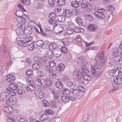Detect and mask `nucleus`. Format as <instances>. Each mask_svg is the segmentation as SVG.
Wrapping results in <instances>:
<instances>
[{
  "mask_svg": "<svg viewBox=\"0 0 122 122\" xmlns=\"http://www.w3.org/2000/svg\"><path fill=\"white\" fill-rule=\"evenodd\" d=\"M104 60H100L97 61L95 65V67L93 66H91L90 69L91 71L92 74L94 76H96L97 77H98L100 75L101 72V71L98 72L96 71L95 68H96L97 71L99 69L104 65Z\"/></svg>",
  "mask_w": 122,
  "mask_h": 122,
  "instance_id": "nucleus-1",
  "label": "nucleus"
},
{
  "mask_svg": "<svg viewBox=\"0 0 122 122\" xmlns=\"http://www.w3.org/2000/svg\"><path fill=\"white\" fill-rule=\"evenodd\" d=\"M106 10L103 8H99L95 11L94 14L95 17L99 19H104L107 18L105 13Z\"/></svg>",
  "mask_w": 122,
  "mask_h": 122,
  "instance_id": "nucleus-2",
  "label": "nucleus"
},
{
  "mask_svg": "<svg viewBox=\"0 0 122 122\" xmlns=\"http://www.w3.org/2000/svg\"><path fill=\"white\" fill-rule=\"evenodd\" d=\"M116 65H122V58L120 57L118 58H112L111 59L108 65L109 66H111V67H112V66H114Z\"/></svg>",
  "mask_w": 122,
  "mask_h": 122,
  "instance_id": "nucleus-3",
  "label": "nucleus"
},
{
  "mask_svg": "<svg viewBox=\"0 0 122 122\" xmlns=\"http://www.w3.org/2000/svg\"><path fill=\"white\" fill-rule=\"evenodd\" d=\"M16 19L18 22L17 24V26L18 27L25 28V23L26 22V19L22 17H18Z\"/></svg>",
  "mask_w": 122,
  "mask_h": 122,
  "instance_id": "nucleus-4",
  "label": "nucleus"
},
{
  "mask_svg": "<svg viewBox=\"0 0 122 122\" xmlns=\"http://www.w3.org/2000/svg\"><path fill=\"white\" fill-rule=\"evenodd\" d=\"M9 87L7 88V90H9V92L11 93L12 96H15L16 93L15 90H16L18 86L17 84L15 83H11L9 85Z\"/></svg>",
  "mask_w": 122,
  "mask_h": 122,
  "instance_id": "nucleus-5",
  "label": "nucleus"
},
{
  "mask_svg": "<svg viewBox=\"0 0 122 122\" xmlns=\"http://www.w3.org/2000/svg\"><path fill=\"white\" fill-rule=\"evenodd\" d=\"M6 91L2 92L0 94V101H5V102H6V100H7L10 97L9 94L12 96L11 94V93L9 92V91L7 90V88H6Z\"/></svg>",
  "mask_w": 122,
  "mask_h": 122,
  "instance_id": "nucleus-6",
  "label": "nucleus"
},
{
  "mask_svg": "<svg viewBox=\"0 0 122 122\" xmlns=\"http://www.w3.org/2000/svg\"><path fill=\"white\" fill-rule=\"evenodd\" d=\"M19 28L16 29V32L19 37L21 39H22L24 38V36L25 35L24 32L25 28L23 29L20 27Z\"/></svg>",
  "mask_w": 122,
  "mask_h": 122,
  "instance_id": "nucleus-7",
  "label": "nucleus"
},
{
  "mask_svg": "<svg viewBox=\"0 0 122 122\" xmlns=\"http://www.w3.org/2000/svg\"><path fill=\"white\" fill-rule=\"evenodd\" d=\"M16 99L15 97H10L6 100V103L7 105H14L16 102Z\"/></svg>",
  "mask_w": 122,
  "mask_h": 122,
  "instance_id": "nucleus-8",
  "label": "nucleus"
},
{
  "mask_svg": "<svg viewBox=\"0 0 122 122\" xmlns=\"http://www.w3.org/2000/svg\"><path fill=\"white\" fill-rule=\"evenodd\" d=\"M58 102L53 100L51 101L49 104V106L52 108H55L57 112H58L61 109V108L59 106H56V103Z\"/></svg>",
  "mask_w": 122,
  "mask_h": 122,
  "instance_id": "nucleus-9",
  "label": "nucleus"
},
{
  "mask_svg": "<svg viewBox=\"0 0 122 122\" xmlns=\"http://www.w3.org/2000/svg\"><path fill=\"white\" fill-rule=\"evenodd\" d=\"M51 93L54 97L53 100L57 102H59L60 100V96H59L58 93L56 90H51Z\"/></svg>",
  "mask_w": 122,
  "mask_h": 122,
  "instance_id": "nucleus-10",
  "label": "nucleus"
},
{
  "mask_svg": "<svg viewBox=\"0 0 122 122\" xmlns=\"http://www.w3.org/2000/svg\"><path fill=\"white\" fill-rule=\"evenodd\" d=\"M84 77L83 79H84V80L81 82V83H85L86 84L88 83V81L92 79L91 76L89 74H86L85 75H83V77Z\"/></svg>",
  "mask_w": 122,
  "mask_h": 122,
  "instance_id": "nucleus-11",
  "label": "nucleus"
},
{
  "mask_svg": "<svg viewBox=\"0 0 122 122\" xmlns=\"http://www.w3.org/2000/svg\"><path fill=\"white\" fill-rule=\"evenodd\" d=\"M98 28V26L97 25L92 24H89L87 28L90 31L94 32L96 31L97 29Z\"/></svg>",
  "mask_w": 122,
  "mask_h": 122,
  "instance_id": "nucleus-12",
  "label": "nucleus"
},
{
  "mask_svg": "<svg viewBox=\"0 0 122 122\" xmlns=\"http://www.w3.org/2000/svg\"><path fill=\"white\" fill-rule=\"evenodd\" d=\"M3 111L4 112L9 114L13 113L14 110L13 108L10 106H5L4 107Z\"/></svg>",
  "mask_w": 122,
  "mask_h": 122,
  "instance_id": "nucleus-13",
  "label": "nucleus"
},
{
  "mask_svg": "<svg viewBox=\"0 0 122 122\" xmlns=\"http://www.w3.org/2000/svg\"><path fill=\"white\" fill-rule=\"evenodd\" d=\"M71 93L73 96L76 97L79 96L80 95V91L76 89H71Z\"/></svg>",
  "mask_w": 122,
  "mask_h": 122,
  "instance_id": "nucleus-14",
  "label": "nucleus"
},
{
  "mask_svg": "<svg viewBox=\"0 0 122 122\" xmlns=\"http://www.w3.org/2000/svg\"><path fill=\"white\" fill-rule=\"evenodd\" d=\"M65 66L64 64L60 63L56 67V69L59 72H61L64 69Z\"/></svg>",
  "mask_w": 122,
  "mask_h": 122,
  "instance_id": "nucleus-15",
  "label": "nucleus"
},
{
  "mask_svg": "<svg viewBox=\"0 0 122 122\" xmlns=\"http://www.w3.org/2000/svg\"><path fill=\"white\" fill-rule=\"evenodd\" d=\"M63 13L64 15L67 17H71L73 15L72 11L70 10H64Z\"/></svg>",
  "mask_w": 122,
  "mask_h": 122,
  "instance_id": "nucleus-16",
  "label": "nucleus"
},
{
  "mask_svg": "<svg viewBox=\"0 0 122 122\" xmlns=\"http://www.w3.org/2000/svg\"><path fill=\"white\" fill-rule=\"evenodd\" d=\"M114 82L115 84L117 85H119L122 84V78L116 77L113 79Z\"/></svg>",
  "mask_w": 122,
  "mask_h": 122,
  "instance_id": "nucleus-17",
  "label": "nucleus"
},
{
  "mask_svg": "<svg viewBox=\"0 0 122 122\" xmlns=\"http://www.w3.org/2000/svg\"><path fill=\"white\" fill-rule=\"evenodd\" d=\"M82 74L80 71L77 72L75 70L73 72V75L75 76H77V77L80 79V80L83 78V76Z\"/></svg>",
  "mask_w": 122,
  "mask_h": 122,
  "instance_id": "nucleus-18",
  "label": "nucleus"
},
{
  "mask_svg": "<svg viewBox=\"0 0 122 122\" xmlns=\"http://www.w3.org/2000/svg\"><path fill=\"white\" fill-rule=\"evenodd\" d=\"M49 73L50 76L51 78H55L56 76V72L54 70L51 69Z\"/></svg>",
  "mask_w": 122,
  "mask_h": 122,
  "instance_id": "nucleus-19",
  "label": "nucleus"
},
{
  "mask_svg": "<svg viewBox=\"0 0 122 122\" xmlns=\"http://www.w3.org/2000/svg\"><path fill=\"white\" fill-rule=\"evenodd\" d=\"M15 79V77L13 75L10 74L7 75L6 78V80L10 82H13Z\"/></svg>",
  "mask_w": 122,
  "mask_h": 122,
  "instance_id": "nucleus-20",
  "label": "nucleus"
},
{
  "mask_svg": "<svg viewBox=\"0 0 122 122\" xmlns=\"http://www.w3.org/2000/svg\"><path fill=\"white\" fill-rule=\"evenodd\" d=\"M28 44L27 48L29 50L32 51L33 50L34 48L37 47L34 42Z\"/></svg>",
  "mask_w": 122,
  "mask_h": 122,
  "instance_id": "nucleus-21",
  "label": "nucleus"
},
{
  "mask_svg": "<svg viewBox=\"0 0 122 122\" xmlns=\"http://www.w3.org/2000/svg\"><path fill=\"white\" fill-rule=\"evenodd\" d=\"M53 51L54 55L56 57H59L61 56V52L59 49L57 48L56 49H54Z\"/></svg>",
  "mask_w": 122,
  "mask_h": 122,
  "instance_id": "nucleus-22",
  "label": "nucleus"
},
{
  "mask_svg": "<svg viewBox=\"0 0 122 122\" xmlns=\"http://www.w3.org/2000/svg\"><path fill=\"white\" fill-rule=\"evenodd\" d=\"M65 17L63 15H57L56 19L57 21L58 20L59 22H63L65 20Z\"/></svg>",
  "mask_w": 122,
  "mask_h": 122,
  "instance_id": "nucleus-23",
  "label": "nucleus"
},
{
  "mask_svg": "<svg viewBox=\"0 0 122 122\" xmlns=\"http://www.w3.org/2000/svg\"><path fill=\"white\" fill-rule=\"evenodd\" d=\"M35 94L37 97L40 99H42L44 97L43 92L41 91L35 92Z\"/></svg>",
  "mask_w": 122,
  "mask_h": 122,
  "instance_id": "nucleus-24",
  "label": "nucleus"
},
{
  "mask_svg": "<svg viewBox=\"0 0 122 122\" xmlns=\"http://www.w3.org/2000/svg\"><path fill=\"white\" fill-rule=\"evenodd\" d=\"M75 20L79 25H81L83 24L82 19L80 17H76Z\"/></svg>",
  "mask_w": 122,
  "mask_h": 122,
  "instance_id": "nucleus-25",
  "label": "nucleus"
},
{
  "mask_svg": "<svg viewBox=\"0 0 122 122\" xmlns=\"http://www.w3.org/2000/svg\"><path fill=\"white\" fill-rule=\"evenodd\" d=\"M35 85L33 84H30L28 85L26 88V90L29 92H32L34 90Z\"/></svg>",
  "mask_w": 122,
  "mask_h": 122,
  "instance_id": "nucleus-26",
  "label": "nucleus"
},
{
  "mask_svg": "<svg viewBox=\"0 0 122 122\" xmlns=\"http://www.w3.org/2000/svg\"><path fill=\"white\" fill-rule=\"evenodd\" d=\"M113 55L114 58H118L121 57L120 52L118 50H117L116 51H114L113 53Z\"/></svg>",
  "mask_w": 122,
  "mask_h": 122,
  "instance_id": "nucleus-27",
  "label": "nucleus"
},
{
  "mask_svg": "<svg viewBox=\"0 0 122 122\" xmlns=\"http://www.w3.org/2000/svg\"><path fill=\"white\" fill-rule=\"evenodd\" d=\"M15 15L18 17H20L23 16L25 14L23 12V10H19L17 11Z\"/></svg>",
  "mask_w": 122,
  "mask_h": 122,
  "instance_id": "nucleus-28",
  "label": "nucleus"
},
{
  "mask_svg": "<svg viewBox=\"0 0 122 122\" xmlns=\"http://www.w3.org/2000/svg\"><path fill=\"white\" fill-rule=\"evenodd\" d=\"M61 99L62 102H64L67 103L69 101V97L67 96H62L61 97Z\"/></svg>",
  "mask_w": 122,
  "mask_h": 122,
  "instance_id": "nucleus-29",
  "label": "nucleus"
},
{
  "mask_svg": "<svg viewBox=\"0 0 122 122\" xmlns=\"http://www.w3.org/2000/svg\"><path fill=\"white\" fill-rule=\"evenodd\" d=\"M44 42L43 40H40L36 41L35 42V44L36 45V46L42 47L43 45L44 44Z\"/></svg>",
  "mask_w": 122,
  "mask_h": 122,
  "instance_id": "nucleus-30",
  "label": "nucleus"
},
{
  "mask_svg": "<svg viewBox=\"0 0 122 122\" xmlns=\"http://www.w3.org/2000/svg\"><path fill=\"white\" fill-rule=\"evenodd\" d=\"M76 82L75 81L72 82L71 81H69L67 82V85L68 87H75L76 85Z\"/></svg>",
  "mask_w": 122,
  "mask_h": 122,
  "instance_id": "nucleus-31",
  "label": "nucleus"
},
{
  "mask_svg": "<svg viewBox=\"0 0 122 122\" xmlns=\"http://www.w3.org/2000/svg\"><path fill=\"white\" fill-rule=\"evenodd\" d=\"M45 84L47 86H50L51 85L52 83V81L50 78H46L43 80Z\"/></svg>",
  "mask_w": 122,
  "mask_h": 122,
  "instance_id": "nucleus-32",
  "label": "nucleus"
},
{
  "mask_svg": "<svg viewBox=\"0 0 122 122\" xmlns=\"http://www.w3.org/2000/svg\"><path fill=\"white\" fill-rule=\"evenodd\" d=\"M70 91L71 89L69 90L67 88H64L62 91V93L63 94L66 95V96H68L70 93H71Z\"/></svg>",
  "mask_w": 122,
  "mask_h": 122,
  "instance_id": "nucleus-33",
  "label": "nucleus"
},
{
  "mask_svg": "<svg viewBox=\"0 0 122 122\" xmlns=\"http://www.w3.org/2000/svg\"><path fill=\"white\" fill-rule=\"evenodd\" d=\"M56 87L59 89H62L63 86V84L60 81H57L55 83Z\"/></svg>",
  "mask_w": 122,
  "mask_h": 122,
  "instance_id": "nucleus-34",
  "label": "nucleus"
},
{
  "mask_svg": "<svg viewBox=\"0 0 122 122\" xmlns=\"http://www.w3.org/2000/svg\"><path fill=\"white\" fill-rule=\"evenodd\" d=\"M17 43L19 45L24 47H25L27 45V43L22 40L18 41Z\"/></svg>",
  "mask_w": 122,
  "mask_h": 122,
  "instance_id": "nucleus-35",
  "label": "nucleus"
},
{
  "mask_svg": "<svg viewBox=\"0 0 122 122\" xmlns=\"http://www.w3.org/2000/svg\"><path fill=\"white\" fill-rule=\"evenodd\" d=\"M32 69L35 71L39 70L40 68L39 66L37 63L33 64L32 65Z\"/></svg>",
  "mask_w": 122,
  "mask_h": 122,
  "instance_id": "nucleus-36",
  "label": "nucleus"
},
{
  "mask_svg": "<svg viewBox=\"0 0 122 122\" xmlns=\"http://www.w3.org/2000/svg\"><path fill=\"white\" fill-rule=\"evenodd\" d=\"M48 117L46 114H44L41 115L40 117V120L41 121H44L48 119Z\"/></svg>",
  "mask_w": 122,
  "mask_h": 122,
  "instance_id": "nucleus-37",
  "label": "nucleus"
},
{
  "mask_svg": "<svg viewBox=\"0 0 122 122\" xmlns=\"http://www.w3.org/2000/svg\"><path fill=\"white\" fill-rule=\"evenodd\" d=\"M48 22L50 24L54 25V26L57 25L56 24L57 23V21L56 19H51L48 20Z\"/></svg>",
  "mask_w": 122,
  "mask_h": 122,
  "instance_id": "nucleus-38",
  "label": "nucleus"
},
{
  "mask_svg": "<svg viewBox=\"0 0 122 122\" xmlns=\"http://www.w3.org/2000/svg\"><path fill=\"white\" fill-rule=\"evenodd\" d=\"M43 80L37 79L35 81V84L38 86H41L42 84V81Z\"/></svg>",
  "mask_w": 122,
  "mask_h": 122,
  "instance_id": "nucleus-39",
  "label": "nucleus"
},
{
  "mask_svg": "<svg viewBox=\"0 0 122 122\" xmlns=\"http://www.w3.org/2000/svg\"><path fill=\"white\" fill-rule=\"evenodd\" d=\"M57 3L59 6H61L64 5L66 2L65 0H57Z\"/></svg>",
  "mask_w": 122,
  "mask_h": 122,
  "instance_id": "nucleus-40",
  "label": "nucleus"
},
{
  "mask_svg": "<svg viewBox=\"0 0 122 122\" xmlns=\"http://www.w3.org/2000/svg\"><path fill=\"white\" fill-rule=\"evenodd\" d=\"M47 54L48 57L50 59L52 58L54 55L53 52H52V51L50 50H49L47 51Z\"/></svg>",
  "mask_w": 122,
  "mask_h": 122,
  "instance_id": "nucleus-41",
  "label": "nucleus"
},
{
  "mask_svg": "<svg viewBox=\"0 0 122 122\" xmlns=\"http://www.w3.org/2000/svg\"><path fill=\"white\" fill-rule=\"evenodd\" d=\"M16 91L20 95L21 94L24 95L25 93V91L23 90L22 88H18L16 90Z\"/></svg>",
  "mask_w": 122,
  "mask_h": 122,
  "instance_id": "nucleus-42",
  "label": "nucleus"
},
{
  "mask_svg": "<svg viewBox=\"0 0 122 122\" xmlns=\"http://www.w3.org/2000/svg\"><path fill=\"white\" fill-rule=\"evenodd\" d=\"M48 1L49 6L51 7H53L56 3L55 0H48Z\"/></svg>",
  "mask_w": 122,
  "mask_h": 122,
  "instance_id": "nucleus-43",
  "label": "nucleus"
},
{
  "mask_svg": "<svg viewBox=\"0 0 122 122\" xmlns=\"http://www.w3.org/2000/svg\"><path fill=\"white\" fill-rule=\"evenodd\" d=\"M48 63L49 64V65L50 67H53L56 65V63L53 61L50 60L48 62Z\"/></svg>",
  "mask_w": 122,
  "mask_h": 122,
  "instance_id": "nucleus-44",
  "label": "nucleus"
},
{
  "mask_svg": "<svg viewBox=\"0 0 122 122\" xmlns=\"http://www.w3.org/2000/svg\"><path fill=\"white\" fill-rule=\"evenodd\" d=\"M25 41L28 44V43L32 41L33 37L31 36H27L25 38Z\"/></svg>",
  "mask_w": 122,
  "mask_h": 122,
  "instance_id": "nucleus-45",
  "label": "nucleus"
},
{
  "mask_svg": "<svg viewBox=\"0 0 122 122\" xmlns=\"http://www.w3.org/2000/svg\"><path fill=\"white\" fill-rule=\"evenodd\" d=\"M45 112L46 113L49 115H52L54 113V112L52 110L49 109L45 110Z\"/></svg>",
  "mask_w": 122,
  "mask_h": 122,
  "instance_id": "nucleus-46",
  "label": "nucleus"
},
{
  "mask_svg": "<svg viewBox=\"0 0 122 122\" xmlns=\"http://www.w3.org/2000/svg\"><path fill=\"white\" fill-rule=\"evenodd\" d=\"M87 6H86L85 8V10H86V12H89L92 10V5L89 3H87Z\"/></svg>",
  "mask_w": 122,
  "mask_h": 122,
  "instance_id": "nucleus-47",
  "label": "nucleus"
},
{
  "mask_svg": "<svg viewBox=\"0 0 122 122\" xmlns=\"http://www.w3.org/2000/svg\"><path fill=\"white\" fill-rule=\"evenodd\" d=\"M61 52H62L64 53H66L68 52V50L67 49V48L65 46H63L60 50Z\"/></svg>",
  "mask_w": 122,
  "mask_h": 122,
  "instance_id": "nucleus-48",
  "label": "nucleus"
},
{
  "mask_svg": "<svg viewBox=\"0 0 122 122\" xmlns=\"http://www.w3.org/2000/svg\"><path fill=\"white\" fill-rule=\"evenodd\" d=\"M21 3L26 5H29L30 3V0H20Z\"/></svg>",
  "mask_w": 122,
  "mask_h": 122,
  "instance_id": "nucleus-49",
  "label": "nucleus"
},
{
  "mask_svg": "<svg viewBox=\"0 0 122 122\" xmlns=\"http://www.w3.org/2000/svg\"><path fill=\"white\" fill-rule=\"evenodd\" d=\"M112 70L113 71V74L114 75L115 74H116V75H117V74L119 75V70L117 67H115L114 69H112Z\"/></svg>",
  "mask_w": 122,
  "mask_h": 122,
  "instance_id": "nucleus-50",
  "label": "nucleus"
},
{
  "mask_svg": "<svg viewBox=\"0 0 122 122\" xmlns=\"http://www.w3.org/2000/svg\"><path fill=\"white\" fill-rule=\"evenodd\" d=\"M73 32V30L71 28H67L66 33L70 35L72 34Z\"/></svg>",
  "mask_w": 122,
  "mask_h": 122,
  "instance_id": "nucleus-51",
  "label": "nucleus"
},
{
  "mask_svg": "<svg viewBox=\"0 0 122 122\" xmlns=\"http://www.w3.org/2000/svg\"><path fill=\"white\" fill-rule=\"evenodd\" d=\"M49 45L50 44H49L48 43L44 42V44L43 45L41 48L44 49H47L49 48Z\"/></svg>",
  "mask_w": 122,
  "mask_h": 122,
  "instance_id": "nucleus-52",
  "label": "nucleus"
},
{
  "mask_svg": "<svg viewBox=\"0 0 122 122\" xmlns=\"http://www.w3.org/2000/svg\"><path fill=\"white\" fill-rule=\"evenodd\" d=\"M56 14L54 12H51V13L49 15V17L51 19L53 18L55 19H56Z\"/></svg>",
  "mask_w": 122,
  "mask_h": 122,
  "instance_id": "nucleus-53",
  "label": "nucleus"
},
{
  "mask_svg": "<svg viewBox=\"0 0 122 122\" xmlns=\"http://www.w3.org/2000/svg\"><path fill=\"white\" fill-rule=\"evenodd\" d=\"M26 74L27 76H32L33 75V73L32 70L30 69H29L26 72Z\"/></svg>",
  "mask_w": 122,
  "mask_h": 122,
  "instance_id": "nucleus-54",
  "label": "nucleus"
},
{
  "mask_svg": "<svg viewBox=\"0 0 122 122\" xmlns=\"http://www.w3.org/2000/svg\"><path fill=\"white\" fill-rule=\"evenodd\" d=\"M42 102L43 105L45 107H47L49 106V103L45 100H42Z\"/></svg>",
  "mask_w": 122,
  "mask_h": 122,
  "instance_id": "nucleus-55",
  "label": "nucleus"
},
{
  "mask_svg": "<svg viewBox=\"0 0 122 122\" xmlns=\"http://www.w3.org/2000/svg\"><path fill=\"white\" fill-rule=\"evenodd\" d=\"M79 5L78 3L75 2H72L71 3V5L72 7H77L79 6Z\"/></svg>",
  "mask_w": 122,
  "mask_h": 122,
  "instance_id": "nucleus-56",
  "label": "nucleus"
},
{
  "mask_svg": "<svg viewBox=\"0 0 122 122\" xmlns=\"http://www.w3.org/2000/svg\"><path fill=\"white\" fill-rule=\"evenodd\" d=\"M44 4V3L43 2H40L38 3L37 5V8L38 9H40L43 7Z\"/></svg>",
  "mask_w": 122,
  "mask_h": 122,
  "instance_id": "nucleus-57",
  "label": "nucleus"
},
{
  "mask_svg": "<svg viewBox=\"0 0 122 122\" xmlns=\"http://www.w3.org/2000/svg\"><path fill=\"white\" fill-rule=\"evenodd\" d=\"M87 68L86 67L83 68H82L80 70V71L82 74V75H83L85 73H86V71H87Z\"/></svg>",
  "mask_w": 122,
  "mask_h": 122,
  "instance_id": "nucleus-58",
  "label": "nucleus"
},
{
  "mask_svg": "<svg viewBox=\"0 0 122 122\" xmlns=\"http://www.w3.org/2000/svg\"><path fill=\"white\" fill-rule=\"evenodd\" d=\"M38 72L40 74V76L41 77L45 76L46 75V73L44 71H38Z\"/></svg>",
  "mask_w": 122,
  "mask_h": 122,
  "instance_id": "nucleus-59",
  "label": "nucleus"
},
{
  "mask_svg": "<svg viewBox=\"0 0 122 122\" xmlns=\"http://www.w3.org/2000/svg\"><path fill=\"white\" fill-rule=\"evenodd\" d=\"M55 45L54 43H51L50 44L49 48H51L53 49V51L54 49H56V47H55Z\"/></svg>",
  "mask_w": 122,
  "mask_h": 122,
  "instance_id": "nucleus-60",
  "label": "nucleus"
},
{
  "mask_svg": "<svg viewBox=\"0 0 122 122\" xmlns=\"http://www.w3.org/2000/svg\"><path fill=\"white\" fill-rule=\"evenodd\" d=\"M44 69L46 71H48L49 72L51 69H50V67L48 66H46L44 67Z\"/></svg>",
  "mask_w": 122,
  "mask_h": 122,
  "instance_id": "nucleus-61",
  "label": "nucleus"
},
{
  "mask_svg": "<svg viewBox=\"0 0 122 122\" xmlns=\"http://www.w3.org/2000/svg\"><path fill=\"white\" fill-rule=\"evenodd\" d=\"M54 122H61L62 120L59 117H56L53 119Z\"/></svg>",
  "mask_w": 122,
  "mask_h": 122,
  "instance_id": "nucleus-62",
  "label": "nucleus"
},
{
  "mask_svg": "<svg viewBox=\"0 0 122 122\" xmlns=\"http://www.w3.org/2000/svg\"><path fill=\"white\" fill-rule=\"evenodd\" d=\"M87 3H85L83 2V1L80 5H81V7L82 8L85 9L86 6L87 5Z\"/></svg>",
  "mask_w": 122,
  "mask_h": 122,
  "instance_id": "nucleus-63",
  "label": "nucleus"
},
{
  "mask_svg": "<svg viewBox=\"0 0 122 122\" xmlns=\"http://www.w3.org/2000/svg\"><path fill=\"white\" fill-rule=\"evenodd\" d=\"M104 55L103 54V51H102L101 53L98 56L99 59H100V60H102V59L104 58Z\"/></svg>",
  "mask_w": 122,
  "mask_h": 122,
  "instance_id": "nucleus-64",
  "label": "nucleus"
}]
</instances>
